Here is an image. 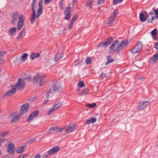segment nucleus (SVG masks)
<instances>
[{"mask_svg": "<svg viewBox=\"0 0 158 158\" xmlns=\"http://www.w3.org/2000/svg\"><path fill=\"white\" fill-rule=\"evenodd\" d=\"M36 1V0H33L31 4V10L32 11V13L30 18V21L31 23L32 24L34 23L35 18H38L42 14L43 12L42 6L43 2L42 0H40L38 2L39 8L36 15V11L35 10Z\"/></svg>", "mask_w": 158, "mask_h": 158, "instance_id": "obj_1", "label": "nucleus"}, {"mask_svg": "<svg viewBox=\"0 0 158 158\" xmlns=\"http://www.w3.org/2000/svg\"><path fill=\"white\" fill-rule=\"evenodd\" d=\"M25 79H22L21 78H19L15 85L11 86V89L7 92L4 95V96H10L14 94L16 92V88L18 90H20L22 89L25 85V83L24 81Z\"/></svg>", "mask_w": 158, "mask_h": 158, "instance_id": "obj_2", "label": "nucleus"}, {"mask_svg": "<svg viewBox=\"0 0 158 158\" xmlns=\"http://www.w3.org/2000/svg\"><path fill=\"white\" fill-rule=\"evenodd\" d=\"M29 107V104L28 103H25L21 107L20 114H17L15 113L11 114L9 116L10 118H12L11 123H14L18 121L20 116L27 113Z\"/></svg>", "mask_w": 158, "mask_h": 158, "instance_id": "obj_3", "label": "nucleus"}, {"mask_svg": "<svg viewBox=\"0 0 158 158\" xmlns=\"http://www.w3.org/2000/svg\"><path fill=\"white\" fill-rule=\"evenodd\" d=\"M44 76L39 74L37 75L33 79L34 83L39 82L40 86H43L46 83V81L44 79Z\"/></svg>", "mask_w": 158, "mask_h": 158, "instance_id": "obj_4", "label": "nucleus"}, {"mask_svg": "<svg viewBox=\"0 0 158 158\" xmlns=\"http://www.w3.org/2000/svg\"><path fill=\"white\" fill-rule=\"evenodd\" d=\"M60 149V148L59 146L53 147L48 151L46 153L44 154L43 157L44 158H47L49 156L57 153Z\"/></svg>", "mask_w": 158, "mask_h": 158, "instance_id": "obj_5", "label": "nucleus"}, {"mask_svg": "<svg viewBox=\"0 0 158 158\" xmlns=\"http://www.w3.org/2000/svg\"><path fill=\"white\" fill-rule=\"evenodd\" d=\"M146 17H147L148 22L151 23H152L155 19H158V16H156L154 12H150L148 15H146Z\"/></svg>", "mask_w": 158, "mask_h": 158, "instance_id": "obj_6", "label": "nucleus"}, {"mask_svg": "<svg viewBox=\"0 0 158 158\" xmlns=\"http://www.w3.org/2000/svg\"><path fill=\"white\" fill-rule=\"evenodd\" d=\"M53 88V90L56 93L61 92L63 90V85L58 83L54 84Z\"/></svg>", "mask_w": 158, "mask_h": 158, "instance_id": "obj_7", "label": "nucleus"}, {"mask_svg": "<svg viewBox=\"0 0 158 158\" xmlns=\"http://www.w3.org/2000/svg\"><path fill=\"white\" fill-rule=\"evenodd\" d=\"M113 40V39L112 37L108 38L106 41L103 42H101L97 46V48H99L100 47H106V46L110 45Z\"/></svg>", "mask_w": 158, "mask_h": 158, "instance_id": "obj_8", "label": "nucleus"}, {"mask_svg": "<svg viewBox=\"0 0 158 158\" xmlns=\"http://www.w3.org/2000/svg\"><path fill=\"white\" fill-rule=\"evenodd\" d=\"M128 44V41L127 40H124L122 41L121 43L119 44L118 47L116 49V50L120 52L123 50V48L126 47Z\"/></svg>", "mask_w": 158, "mask_h": 158, "instance_id": "obj_9", "label": "nucleus"}, {"mask_svg": "<svg viewBox=\"0 0 158 158\" xmlns=\"http://www.w3.org/2000/svg\"><path fill=\"white\" fill-rule=\"evenodd\" d=\"M71 12V7L68 6L66 7L64 12L65 15L64 19L66 20H69L70 18V13Z\"/></svg>", "mask_w": 158, "mask_h": 158, "instance_id": "obj_10", "label": "nucleus"}, {"mask_svg": "<svg viewBox=\"0 0 158 158\" xmlns=\"http://www.w3.org/2000/svg\"><path fill=\"white\" fill-rule=\"evenodd\" d=\"M63 104V103L62 102H60L54 105L52 108L49 109L48 113V115H49L54 110H56L61 106Z\"/></svg>", "mask_w": 158, "mask_h": 158, "instance_id": "obj_11", "label": "nucleus"}, {"mask_svg": "<svg viewBox=\"0 0 158 158\" xmlns=\"http://www.w3.org/2000/svg\"><path fill=\"white\" fill-rule=\"evenodd\" d=\"M118 11L117 10H115L113 13V14L112 15L110 18L108 19L107 21V24H110L114 22V19L116 17Z\"/></svg>", "mask_w": 158, "mask_h": 158, "instance_id": "obj_12", "label": "nucleus"}, {"mask_svg": "<svg viewBox=\"0 0 158 158\" xmlns=\"http://www.w3.org/2000/svg\"><path fill=\"white\" fill-rule=\"evenodd\" d=\"M24 16L21 15L19 17V22L17 25V29L18 30H20L23 26Z\"/></svg>", "mask_w": 158, "mask_h": 158, "instance_id": "obj_13", "label": "nucleus"}, {"mask_svg": "<svg viewBox=\"0 0 158 158\" xmlns=\"http://www.w3.org/2000/svg\"><path fill=\"white\" fill-rule=\"evenodd\" d=\"M15 146L14 144L11 143L7 145V152L10 154H13L15 152Z\"/></svg>", "mask_w": 158, "mask_h": 158, "instance_id": "obj_14", "label": "nucleus"}, {"mask_svg": "<svg viewBox=\"0 0 158 158\" xmlns=\"http://www.w3.org/2000/svg\"><path fill=\"white\" fill-rule=\"evenodd\" d=\"M149 103V102L148 101H144L140 103L137 108V110H140L144 109L148 105Z\"/></svg>", "mask_w": 158, "mask_h": 158, "instance_id": "obj_15", "label": "nucleus"}, {"mask_svg": "<svg viewBox=\"0 0 158 158\" xmlns=\"http://www.w3.org/2000/svg\"><path fill=\"white\" fill-rule=\"evenodd\" d=\"M119 44L118 41L117 40L115 41L113 44L110 47V48L112 50H113L117 52H118L116 50L117 48L118 47Z\"/></svg>", "mask_w": 158, "mask_h": 158, "instance_id": "obj_16", "label": "nucleus"}, {"mask_svg": "<svg viewBox=\"0 0 158 158\" xmlns=\"http://www.w3.org/2000/svg\"><path fill=\"white\" fill-rule=\"evenodd\" d=\"M39 114V111L38 110H36L33 111L31 114L29 115L27 119V121H29L31 120L34 118H36Z\"/></svg>", "mask_w": 158, "mask_h": 158, "instance_id": "obj_17", "label": "nucleus"}, {"mask_svg": "<svg viewBox=\"0 0 158 158\" xmlns=\"http://www.w3.org/2000/svg\"><path fill=\"white\" fill-rule=\"evenodd\" d=\"M75 128V126L73 124L70 123L66 129V132L67 133H70L73 131Z\"/></svg>", "mask_w": 158, "mask_h": 158, "instance_id": "obj_18", "label": "nucleus"}, {"mask_svg": "<svg viewBox=\"0 0 158 158\" xmlns=\"http://www.w3.org/2000/svg\"><path fill=\"white\" fill-rule=\"evenodd\" d=\"M40 54L38 52H34L31 53L30 55V57L31 59L35 58H40Z\"/></svg>", "mask_w": 158, "mask_h": 158, "instance_id": "obj_19", "label": "nucleus"}, {"mask_svg": "<svg viewBox=\"0 0 158 158\" xmlns=\"http://www.w3.org/2000/svg\"><path fill=\"white\" fill-rule=\"evenodd\" d=\"M63 129V128H61L58 126L54 127H51L49 129V131H55V132L58 133L60 132Z\"/></svg>", "mask_w": 158, "mask_h": 158, "instance_id": "obj_20", "label": "nucleus"}, {"mask_svg": "<svg viewBox=\"0 0 158 158\" xmlns=\"http://www.w3.org/2000/svg\"><path fill=\"white\" fill-rule=\"evenodd\" d=\"M139 19L142 22H144L147 19L146 15L145 16L143 12L139 14Z\"/></svg>", "mask_w": 158, "mask_h": 158, "instance_id": "obj_21", "label": "nucleus"}, {"mask_svg": "<svg viewBox=\"0 0 158 158\" xmlns=\"http://www.w3.org/2000/svg\"><path fill=\"white\" fill-rule=\"evenodd\" d=\"M17 29V28L15 27L10 29L9 31L10 35L12 36L15 35Z\"/></svg>", "mask_w": 158, "mask_h": 158, "instance_id": "obj_22", "label": "nucleus"}, {"mask_svg": "<svg viewBox=\"0 0 158 158\" xmlns=\"http://www.w3.org/2000/svg\"><path fill=\"white\" fill-rule=\"evenodd\" d=\"M26 30L25 28H23L19 34V35L17 36V39H18L22 38L23 35L25 33Z\"/></svg>", "mask_w": 158, "mask_h": 158, "instance_id": "obj_23", "label": "nucleus"}, {"mask_svg": "<svg viewBox=\"0 0 158 158\" xmlns=\"http://www.w3.org/2000/svg\"><path fill=\"white\" fill-rule=\"evenodd\" d=\"M96 121V119L94 118H92L90 119L87 120L86 123L87 124H90L91 123H94Z\"/></svg>", "mask_w": 158, "mask_h": 158, "instance_id": "obj_24", "label": "nucleus"}, {"mask_svg": "<svg viewBox=\"0 0 158 158\" xmlns=\"http://www.w3.org/2000/svg\"><path fill=\"white\" fill-rule=\"evenodd\" d=\"M135 46L141 51L142 49L143 45L141 42H138Z\"/></svg>", "mask_w": 158, "mask_h": 158, "instance_id": "obj_25", "label": "nucleus"}, {"mask_svg": "<svg viewBox=\"0 0 158 158\" xmlns=\"http://www.w3.org/2000/svg\"><path fill=\"white\" fill-rule=\"evenodd\" d=\"M25 149V146H22L18 148L16 150V152L17 153H20L23 152Z\"/></svg>", "mask_w": 158, "mask_h": 158, "instance_id": "obj_26", "label": "nucleus"}, {"mask_svg": "<svg viewBox=\"0 0 158 158\" xmlns=\"http://www.w3.org/2000/svg\"><path fill=\"white\" fill-rule=\"evenodd\" d=\"M132 54H135L138 53L140 52L135 46L130 50Z\"/></svg>", "mask_w": 158, "mask_h": 158, "instance_id": "obj_27", "label": "nucleus"}, {"mask_svg": "<svg viewBox=\"0 0 158 158\" xmlns=\"http://www.w3.org/2000/svg\"><path fill=\"white\" fill-rule=\"evenodd\" d=\"M64 54L62 53H57L56 54L55 57V59L57 58L58 59H60L62 58Z\"/></svg>", "mask_w": 158, "mask_h": 158, "instance_id": "obj_28", "label": "nucleus"}, {"mask_svg": "<svg viewBox=\"0 0 158 158\" xmlns=\"http://www.w3.org/2000/svg\"><path fill=\"white\" fill-rule=\"evenodd\" d=\"M93 2V1H90L89 2H86L85 6H88L89 9H91L92 8V5Z\"/></svg>", "mask_w": 158, "mask_h": 158, "instance_id": "obj_29", "label": "nucleus"}, {"mask_svg": "<svg viewBox=\"0 0 158 158\" xmlns=\"http://www.w3.org/2000/svg\"><path fill=\"white\" fill-rule=\"evenodd\" d=\"M18 18V15L16 13H15L13 16V20L12 21L13 23H14Z\"/></svg>", "mask_w": 158, "mask_h": 158, "instance_id": "obj_30", "label": "nucleus"}, {"mask_svg": "<svg viewBox=\"0 0 158 158\" xmlns=\"http://www.w3.org/2000/svg\"><path fill=\"white\" fill-rule=\"evenodd\" d=\"M135 77L136 79L141 81H143L144 79V77H141L139 75L137 74L135 76Z\"/></svg>", "mask_w": 158, "mask_h": 158, "instance_id": "obj_31", "label": "nucleus"}, {"mask_svg": "<svg viewBox=\"0 0 158 158\" xmlns=\"http://www.w3.org/2000/svg\"><path fill=\"white\" fill-rule=\"evenodd\" d=\"M78 16L77 15H74L73 17L72 18L70 22H72L73 23L75 22V21L77 19Z\"/></svg>", "mask_w": 158, "mask_h": 158, "instance_id": "obj_32", "label": "nucleus"}, {"mask_svg": "<svg viewBox=\"0 0 158 158\" xmlns=\"http://www.w3.org/2000/svg\"><path fill=\"white\" fill-rule=\"evenodd\" d=\"M151 33L152 36H156L157 34V30L155 29L151 32Z\"/></svg>", "mask_w": 158, "mask_h": 158, "instance_id": "obj_33", "label": "nucleus"}, {"mask_svg": "<svg viewBox=\"0 0 158 158\" xmlns=\"http://www.w3.org/2000/svg\"><path fill=\"white\" fill-rule=\"evenodd\" d=\"M123 0H113V4L116 5L119 3H121L123 1Z\"/></svg>", "mask_w": 158, "mask_h": 158, "instance_id": "obj_34", "label": "nucleus"}, {"mask_svg": "<svg viewBox=\"0 0 158 158\" xmlns=\"http://www.w3.org/2000/svg\"><path fill=\"white\" fill-rule=\"evenodd\" d=\"M28 56V55L27 53H24L23 54V56L21 57V59H27V58Z\"/></svg>", "mask_w": 158, "mask_h": 158, "instance_id": "obj_35", "label": "nucleus"}, {"mask_svg": "<svg viewBox=\"0 0 158 158\" xmlns=\"http://www.w3.org/2000/svg\"><path fill=\"white\" fill-rule=\"evenodd\" d=\"M78 86L79 87L81 88L82 87L85 86L83 82L81 81L79 82L77 84Z\"/></svg>", "mask_w": 158, "mask_h": 158, "instance_id": "obj_36", "label": "nucleus"}, {"mask_svg": "<svg viewBox=\"0 0 158 158\" xmlns=\"http://www.w3.org/2000/svg\"><path fill=\"white\" fill-rule=\"evenodd\" d=\"M96 105V104L95 103H92L90 104H88V105H87L86 106H87L89 107L90 108H92L94 107Z\"/></svg>", "mask_w": 158, "mask_h": 158, "instance_id": "obj_37", "label": "nucleus"}, {"mask_svg": "<svg viewBox=\"0 0 158 158\" xmlns=\"http://www.w3.org/2000/svg\"><path fill=\"white\" fill-rule=\"evenodd\" d=\"M8 134V132H3L0 133V137H4L6 135Z\"/></svg>", "mask_w": 158, "mask_h": 158, "instance_id": "obj_38", "label": "nucleus"}, {"mask_svg": "<svg viewBox=\"0 0 158 158\" xmlns=\"http://www.w3.org/2000/svg\"><path fill=\"white\" fill-rule=\"evenodd\" d=\"M52 92V90L51 89H50L48 91L46 94V97L47 98H49L50 94Z\"/></svg>", "mask_w": 158, "mask_h": 158, "instance_id": "obj_39", "label": "nucleus"}, {"mask_svg": "<svg viewBox=\"0 0 158 158\" xmlns=\"http://www.w3.org/2000/svg\"><path fill=\"white\" fill-rule=\"evenodd\" d=\"M150 59H158V53L155 54Z\"/></svg>", "mask_w": 158, "mask_h": 158, "instance_id": "obj_40", "label": "nucleus"}, {"mask_svg": "<svg viewBox=\"0 0 158 158\" xmlns=\"http://www.w3.org/2000/svg\"><path fill=\"white\" fill-rule=\"evenodd\" d=\"M73 23L72 22H70L68 26V29H70L72 28Z\"/></svg>", "mask_w": 158, "mask_h": 158, "instance_id": "obj_41", "label": "nucleus"}, {"mask_svg": "<svg viewBox=\"0 0 158 158\" xmlns=\"http://www.w3.org/2000/svg\"><path fill=\"white\" fill-rule=\"evenodd\" d=\"M114 60H108L106 63V65H107L110 63H112L114 61Z\"/></svg>", "mask_w": 158, "mask_h": 158, "instance_id": "obj_42", "label": "nucleus"}, {"mask_svg": "<svg viewBox=\"0 0 158 158\" xmlns=\"http://www.w3.org/2000/svg\"><path fill=\"white\" fill-rule=\"evenodd\" d=\"M88 90L87 89H84L83 91L82 94V95H84V94H87L88 92Z\"/></svg>", "mask_w": 158, "mask_h": 158, "instance_id": "obj_43", "label": "nucleus"}, {"mask_svg": "<svg viewBox=\"0 0 158 158\" xmlns=\"http://www.w3.org/2000/svg\"><path fill=\"white\" fill-rule=\"evenodd\" d=\"M104 0H98V2L97 4L99 5L100 4L104 3Z\"/></svg>", "mask_w": 158, "mask_h": 158, "instance_id": "obj_44", "label": "nucleus"}, {"mask_svg": "<svg viewBox=\"0 0 158 158\" xmlns=\"http://www.w3.org/2000/svg\"><path fill=\"white\" fill-rule=\"evenodd\" d=\"M1 52V53L2 54V58H4V57L7 55L6 52Z\"/></svg>", "mask_w": 158, "mask_h": 158, "instance_id": "obj_45", "label": "nucleus"}, {"mask_svg": "<svg viewBox=\"0 0 158 158\" xmlns=\"http://www.w3.org/2000/svg\"><path fill=\"white\" fill-rule=\"evenodd\" d=\"M153 9L154 11V13L155 15H156V16H158V8H157L156 10H155L154 8H153Z\"/></svg>", "mask_w": 158, "mask_h": 158, "instance_id": "obj_46", "label": "nucleus"}, {"mask_svg": "<svg viewBox=\"0 0 158 158\" xmlns=\"http://www.w3.org/2000/svg\"><path fill=\"white\" fill-rule=\"evenodd\" d=\"M85 63L87 64H89L91 63V60H86Z\"/></svg>", "mask_w": 158, "mask_h": 158, "instance_id": "obj_47", "label": "nucleus"}, {"mask_svg": "<svg viewBox=\"0 0 158 158\" xmlns=\"http://www.w3.org/2000/svg\"><path fill=\"white\" fill-rule=\"evenodd\" d=\"M4 141V139L0 138V146L2 145V142Z\"/></svg>", "mask_w": 158, "mask_h": 158, "instance_id": "obj_48", "label": "nucleus"}, {"mask_svg": "<svg viewBox=\"0 0 158 158\" xmlns=\"http://www.w3.org/2000/svg\"><path fill=\"white\" fill-rule=\"evenodd\" d=\"M106 77V74L104 73H102L101 75V78L103 79L104 77Z\"/></svg>", "mask_w": 158, "mask_h": 158, "instance_id": "obj_49", "label": "nucleus"}, {"mask_svg": "<svg viewBox=\"0 0 158 158\" xmlns=\"http://www.w3.org/2000/svg\"><path fill=\"white\" fill-rule=\"evenodd\" d=\"M154 47L157 49H158V42H157L154 44Z\"/></svg>", "mask_w": 158, "mask_h": 158, "instance_id": "obj_50", "label": "nucleus"}, {"mask_svg": "<svg viewBox=\"0 0 158 158\" xmlns=\"http://www.w3.org/2000/svg\"><path fill=\"white\" fill-rule=\"evenodd\" d=\"M77 2V0H73L72 2V4L73 6H74L75 4H76Z\"/></svg>", "mask_w": 158, "mask_h": 158, "instance_id": "obj_51", "label": "nucleus"}, {"mask_svg": "<svg viewBox=\"0 0 158 158\" xmlns=\"http://www.w3.org/2000/svg\"><path fill=\"white\" fill-rule=\"evenodd\" d=\"M52 0H44V3L46 4L51 2Z\"/></svg>", "mask_w": 158, "mask_h": 158, "instance_id": "obj_52", "label": "nucleus"}, {"mask_svg": "<svg viewBox=\"0 0 158 158\" xmlns=\"http://www.w3.org/2000/svg\"><path fill=\"white\" fill-rule=\"evenodd\" d=\"M40 155L39 154H38L36 155L35 158H40Z\"/></svg>", "mask_w": 158, "mask_h": 158, "instance_id": "obj_53", "label": "nucleus"}, {"mask_svg": "<svg viewBox=\"0 0 158 158\" xmlns=\"http://www.w3.org/2000/svg\"><path fill=\"white\" fill-rule=\"evenodd\" d=\"M49 102V100L47 99V100H44V101L43 103L44 104H46L47 103H48Z\"/></svg>", "mask_w": 158, "mask_h": 158, "instance_id": "obj_54", "label": "nucleus"}, {"mask_svg": "<svg viewBox=\"0 0 158 158\" xmlns=\"http://www.w3.org/2000/svg\"><path fill=\"white\" fill-rule=\"evenodd\" d=\"M24 79H25V80L27 79L28 80V81H30L31 80V78L30 77H25V78H24Z\"/></svg>", "mask_w": 158, "mask_h": 158, "instance_id": "obj_55", "label": "nucleus"}, {"mask_svg": "<svg viewBox=\"0 0 158 158\" xmlns=\"http://www.w3.org/2000/svg\"><path fill=\"white\" fill-rule=\"evenodd\" d=\"M156 60H149V62L151 64V62L155 63L156 62Z\"/></svg>", "mask_w": 158, "mask_h": 158, "instance_id": "obj_56", "label": "nucleus"}, {"mask_svg": "<svg viewBox=\"0 0 158 158\" xmlns=\"http://www.w3.org/2000/svg\"><path fill=\"white\" fill-rule=\"evenodd\" d=\"M107 59H113L111 58V56L110 55L106 57Z\"/></svg>", "mask_w": 158, "mask_h": 158, "instance_id": "obj_57", "label": "nucleus"}, {"mask_svg": "<svg viewBox=\"0 0 158 158\" xmlns=\"http://www.w3.org/2000/svg\"><path fill=\"white\" fill-rule=\"evenodd\" d=\"M35 140V139H31L30 140L29 142H30L33 143V142H34Z\"/></svg>", "mask_w": 158, "mask_h": 158, "instance_id": "obj_58", "label": "nucleus"}, {"mask_svg": "<svg viewBox=\"0 0 158 158\" xmlns=\"http://www.w3.org/2000/svg\"><path fill=\"white\" fill-rule=\"evenodd\" d=\"M36 98V97H34L32 98H31L30 99H29V100H30L31 101H34L35 99Z\"/></svg>", "mask_w": 158, "mask_h": 158, "instance_id": "obj_59", "label": "nucleus"}, {"mask_svg": "<svg viewBox=\"0 0 158 158\" xmlns=\"http://www.w3.org/2000/svg\"><path fill=\"white\" fill-rule=\"evenodd\" d=\"M25 156L22 155L19 156L17 157V158H23L25 157Z\"/></svg>", "mask_w": 158, "mask_h": 158, "instance_id": "obj_60", "label": "nucleus"}, {"mask_svg": "<svg viewBox=\"0 0 158 158\" xmlns=\"http://www.w3.org/2000/svg\"><path fill=\"white\" fill-rule=\"evenodd\" d=\"M2 158H9V157L8 156L6 155L5 156H4Z\"/></svg>", "mask_w": 158, "mask_h": 158, "instance_id": "obj_61", "label": "nucleus"}, {"mask_svg": "<svg viewBox=\"0 0 158 158\" xmlns=\"http://www.w3.org/2000/svg\"><path fill=\"white\" fill-rule=\"evenodd\" d=\"M2 54L1 52H0V59L2 58Z\"/></svg>", "mask_w": 158, "mask_h": 158, "instance_id": "obj_62", "label": "nucleus"}, {"mask_svg": "<svg viewBox=\"0 0 158 158\" xmlns=\"http://www.w3.org/2000/svg\"><path fill=\"white\" fill-rule=\"evenodd\" d=\"M153 39L155 40H157V38L156 36H152Z\"/></svg>", "mask_w": 158, "mask_h": 158, "instance_id": "obj_63", "label": "nucleus"}, {"mask_svg": "<svg viewBox=\"0 0 158 158\" xmlns=\"http://www.w3.org/2000/svg\"><path fill=\"white\" fill-rule=\"evenodd\" d=\"M4 60H0V64L1 63H3L4 62Z\"/></svg>", "mask_w": 158, "mask_h": 158, "instance_id": "obj_64", "label": "nucleus"}]
</instances>
